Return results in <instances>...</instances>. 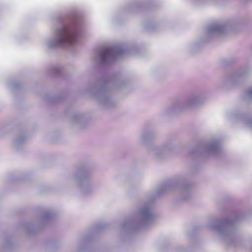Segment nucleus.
Returning <instances> with one entry per match:
<instances>
[{
	"instance_id": "f257e3e1",
	"label": "nucleus",
	"mask_w": 252,
	"mask_h": 252,
	"mask_svg": "<svg viewBox=\"0 0 252 252\" xmlns=\"http://www.w3.org/2000/svg\"><path fill=\"white\" fill-rule=\"evenodd\" d=\"M77 37L76 32L72 28L65 27L60 31L59 44L72 45L76 42Z\"/></svg>"
},
{
	"instance_id": "f03ea898",
	"label": "nucleus",
	"mask_w": 252,
	"mask_h": 252,
	"mask_svg": "<svg viewBox=\"0 0 252 252\" xmlns=\"http://www.w3.org/2000/svg\"><path fill=\"white\" fill-rule=\"evenodd\" d=\"M111 49L108 48L104 50L101 53V57L102 58H105L106 57L108 56L111 54Z\"/></svg>"
}]
</instances>
